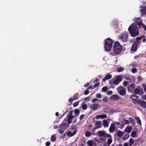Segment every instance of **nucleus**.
I'll return each instance as SVG.
<instances>
[{
	"instance_id": "55",
	"label": "nucleus",
	"mask_w": 146,
	"mask_h": 146,
	"mask_svg": "<svg viewBox=\"0 0 146 146\" xmlns=\"http://www.w3.org/2000/svg\"><path fill=\"white\" fill-rule=\"evenodd\" d=\"M97 99L96 98H95L93 99L91 101L92 102L94 103V102H95L96 101H97Z\"/></svg>"
},
{
	"instance_id": "33",
	"label": "nucleus",
	"mask_w": 146,
	"mask_h": 146,
	"mask_svg": "<svg viewBox=\"0 0 146 146\" xmlns=\"http://www.w3.org/2000/svg\"><path fill=\"white\" fill-rule=\"evenodd\" d=\"M124 69V67H120L118 68H117V71L118 72H121L123 71Z\"/></svg>"
},
{
	"instance_id": "16",
	"label": "nucleus",
	"mask_w": 146,
	"mask_h": 146,
	"mask_svg": "<svg viewBox=\"0 0 146 146\" xmlns=\"http://www.w3.org/2000/svg\"><path fill=\"white\" fill-rule=\"evenodd\" d=\"M132 129V127L130 125L127 126L124 130V131L127 133H130Z\"/></svg>"
},
{
	"instance_id": "24",
	"label": "nucleus",
	"mask_w": 146,
	"mask_h": 146,
	"mask_svg": "<svg viewBox=\"0 0 146 146\" xmlns=\"http://www.w3.org/2000/svg\"><path fill=\"white\" fill-rule=\"evenodd\" d=\"M135 119L136 120L137 122V123L139 125H141V121L139 118L138 117H135Z\"/></svg>"
},
{
	"instance_id": "41",
	"label": "nucleus",
	"mask_w": 146,
	"mask_h": 146,
	"mask_svg": "<svg viewBox=\"0 0 146 146\" xmlns=\"http://www.w3.org/2000/svg\"><path fill=\"white\" fill-rule=\"evenodd\" d=\"M78 98L77 95H75L74 96V97L73 99H69V101H70V100H74Z\"/></svg>"
},
{
	"instance_id": "48",
	"label": "nucleus",
	"mask_w": 146,
	"mask_h": 146,
	"mask_svg": "<svg viewBox=\"0 0 146 146\" xmlns=\"http://www.w3.org/2000/svg\"><path fill=\"white\" fill-rule=\"evenodd\" d=\"M108 100V98L106 97H104L102 99L103 101L104 102H106Z\"/></svg>"
},
{
	"instance_id": "47",
	"label": "nucleus",
	"mask_w": 146,
	"mask_h": 146,
	"mask_svg": "<svg viewBox=\"0 0 146 146\" xmlns=\"http://www.w3.org/2000/svg\"><path fill=\"white\" fill-rule=\"evenodd\" d=\"M96 97L98 98H100L102 97V95L100 93H98L96 94Z\"/></svg>"
},
{
	"instance_id": "21",
	"label": "nucleus",
	"mask_w": 146,
	"mask_h": 146,
	"mask_svg": "<svg viewBox=\"0 0 146 146\" xmlns=\"http://www.w3.org/2000/svg\"><path fill=\"white\" fill-rule=\"evenodd\" d=\"M104 126L105 127H108L109 126L108 122L106 119L104 120L103 121Z\"/></svg>"
},
{
	"instance_id": "31",
	"label": "nucleus",
	"mask_w": 146,
	"mask_h": 146,
	"mask_svg": "<svg viewBox=\"0 0 146 146\" xmlns=\"http://www.w3.org/2000/svg\"><path fill=\"white\" fill-rule=\"evenodd\" d=\"M131 98L133 100H135L137 99V95L135 94H133L131 96Z\"/></svg>"
},
{
	"instance_id": "40",
	"label": "nucleus",
	"mask_w": 146,
	"mask_h": 146,
	"mask_svg": "<svg viewBox=\"0 0 146 146\" xmlns=\"http://www.w3.org/2000/svg\"><path fill=\"white\" fill-rule=\"evenodd\" d=\"M129 83L128 82L125 81L123 83V85L124 86H127L128 84Z\"/></svg>"
},
{
	"instance_id": "37",
	"label": "nucleus",
	"mask_w": 146,
	"mask_h": 146,
	"mask_svg": "<svg viewBox=\"0 0 146 146\" xmlns=\"http://www.w3.org/2000/svg\"><path fill=\"white\" fill-rule=\"evenodd\" d=\"M123 122L125 124L129 125V121L128 120L125 119H123Z\"/></svg>"
},
{
	"instance_id": "60",
	"label": "nucleus",
	"mask_w": 146,
	"mask_h": 146,
	"mask_svg": "<svg viewBox=\"0 0 146 146\" xmlns=\"http://www.w3.org/2000/svg\"><path fill=\"white\" fill-rule=\"evenodd\" d=\"M124 146H129V145L128 144V142L125 143L124 144Z\"/></svg>"
},
{
	"instance_id": "6",
	"label": "nucleus",
	"mask_w": 146,
	"mask_h": 146,
	"mask_svg": "<svg viewBox=\"0 0 146 146\" xmlns=\"http://www.w3.org/2000/svg\"><path fill=\"white\" fill-rule=\"evenodd\" d=\"M117 92L121 96H123L126 93V90L125 88L122 86L118 87L117 89Z\"/></svg>"
},
{
	"instance_id": "20",
	"label": "nucleus",
	"mask_w": 146,
	"mask_h": 146,
	"mask_svg": "<svg viewBox=\"0 0 146 146\" xmlns=\"http://www.w3.org/2000/svg\"><path fill=\"white\" fill-rule=\"evenodd\" d=\"M135 22L137 23L138 25H139L141 23V20L140 18H137L135 19Z\"/></svg>"
},
{
	"instance_id": "52",
	"label": "nucleus",
	"mask_w": 146,
	"mask_h": 146,
	"mask_svg": "<svg viewBox=\"0 0 146 146\" xmlns=\"http://www.w3.org/2000/svg\"><path fill=\"white\" fill-rule=\"evenodd\" d=\"M143 86L144 88V91L146 92V85L144 84H143Z\"/></svg>"
},
{
	"instance_id": "2",
	"label": "nucleus",
	"mask_w": 146,
	"mask_h": 146,
	"mask_svg": "<svg viewBox=\"0 0 146 146\" xmlns=\"http://www.w3.org/2000/svg\"><path fill=\"white\" fill-rule=\"evenodd\" d=\"M113 42V41L110 38H108L106 40L104 46L106 51H109L111 50L112 48Z\"/></svg>"
},
{
	"instance_id": "35",
	"label": "nucleus",
	"mask_w": 146,
	"mask_h": 146,
	"mask_svg": "<svg viewBox=\"0 0 146 146\" xmlns=\"http://www.w3.org/2000/svg\"><path fill=\"white\" fill-rule=\"evenodd\" d=\"M139 91H140L139 89L138 88H136L134 90V92L135 93V94H138L139 93Z\"/></svg>"
},
{
	"instance_id": "25",
	"label": "nucleus",
	"mask_w": 146,
	"mask_h": 146,
	"mask_svg": "<svg viewBox=\"0 0 146 146\" xmlns=\"http://www.w3.org/2000/svg\"><path fill=\"white\" fill-rule=\"evenodd\" d=\"M123 135V132L120 131H118L117 133V135L118 137H121Z\"/></svg>"
},
{
	"instance_id": "38",
	"label": "nucleus",
	"mask_w": 146,
	"mask_h": 146,
	"mask_svg": "<svg viewBox=\"0 0 146 146\" xmlns=\"http://www.w3.org/2000/svg\"><path fill=\"white\" fill-rule=\"evenodd\" d=\"M139 26H140V27H143L144 30L146 31V26L145 25L141 23L140 25H139Z\"/></svg>"
},
{
	"instance_id": "14",
	"label": "nucleus",
	"mask_w": 146,
	"mask_h": 146,
	"mask_svg": "<svg viewBox=\"0 0 146 146\" xmlns=\"http://www.w3.org/2000/svg\"><path fill=\"white\" fill-rule=\"evenodd\" d=\"M99 105L97 104H94L91 105L90 108L91 109L94 110L99 107Z\"/></svg>"
},
{
	"instance_id": "57",
	"label": "nucleus",
	"mask_w": 146,
	"mask_h": 146,
	"mask_svg": "<svg viewBox=\"0 0 146 146\" xmlns=\"http://www.w3.org/2000/svg\"><path fill=\"white\" fill-rule=\"evenodd\" d=\"M100 84L99 83H98L95 84H94V87H97L100 85Z\"/></svg>"
},
{
	"instance_id": "30",
	"label": "nucleus",
	"mask_w": 146,
	"mask_h": 146,
	"mask_svg": "<svg viewBox=\"0 0 146 146\" xmlns=\"http://www.w3.org/2000/svg\"><path fill=\"white\" fill-rule=\"evenodd\" d=\"M56 139V137L55 135H52L51 137V140L52 141H55Z\"/></svg>"
},
{
	"instance_id": "13",
	"label": "nucleus",
	"mask_w": 146,
	"mask_h": 146,
	"mask_svg": "<svg viewBox=\"0 0 146 146\" xmlns=\"http://www.w3.org/2000/svg\"><path fill=\"white\" fill-rule=\"evenodd\" d=\"M95 129L100 128L102 126V122L101 121H96L95 123Z\"/></svg>"
},
{
	"instance_id": "36",
	"label": "nucleus",
	"mask_w": 146,
	"mask_h": 146,
	"mask_svg": "<svg viewBox=\"0 0 146 146\" xmlns=\"http://www.w3.org/2000/svg\"><path fill=\"white\" fill-rule=\"evenodd\" d=\"M108 90V88L107 87L105 86L102 88V91L103 92H106Z\"/></svg>"
},
{
	"instance_id": "32",
	"label": "nucleus",
	"mask_w": 146,
	"mask_h": 146,
	"mask_svg": "<svg viewBox=\"0 0 146 146\" xmlns=\"http://www.w3.org/2000/svg\"><path fill=\"white\" fill-rule=\"evenodd\" d=\"M125 79L127 80L129 83H131L132 82V79L129 77L126 76L125 77Z\"/></svg>"
},
{
	"instance_id": "4",
	"label": "nucleus",
	"mask_w": 146,
	"mask_h": 146,
	"mask_svg": "<svg viewBox=\"0 0 146 146\" xmlns=\"http://www.w3.org/2000/svg\"><path fill=\"white\" fill-rule=\"evenodd\" d=\"M114 51L116 54H118L121 51L122 49V46L117 41L116 42L113 46Z\"/></svg>"
},
{
	"instance_id": "18",
	"label": "nucleus",
	"mask_w": 146,
	"mask_h": 146,
	"mask_svg": "<svg viewBox=\"0 0 146 146\" xmlns=\"http://www.w3.org/2000/svg\"><path fill=\"white\" fill-rule=\"evenodd\" d=\"M141 12L143 15L146 14V7L144 6L142 7Z\"/></svg>"
},
{
	"instance_id": "8",
	"label": "nucleus",
	"mask_w": 146,
	"mask_h": 146,
	"mask_svg": "<svg viewBox=\"0 0 146 146\" xmlns=\"http://www.w3.org/2000/svg\"><path fill=\"white\" fill-rule=\"evenodd\" d=\"M66 119H65L63 121L59 126V127L63 129H66L67 127L69 126V125L66 122Z\"/></svg>"
},
{
	"instance_id": "63",
	"label": "nucleus",
	"mask_w": 146,
	"mask_h": 146,
	"mask_svg": "<svg viewBox=\"0 0 146 146\" xmlns=\"http://www.w3.org/2000/svg\"><path fill=\"white\" fill-rule=\"evenodd\" d=\"M92 86H89L87 89H88V90H90V89H91L92 88Z\"/></svg>"
},
{
	"instance_id": "56",
	"label": "nucleus",
	"mask_w": 146,
	"mask_h": 146,
	"mask_svg": "<svg viewBox=\"0 0 146 146\" xmlns=\"http://www.w3.org/2000/svg\"><path fill=\"white\" fill-rule=\"evenodd\" d=\"M112 93V92L111 91H110L107 92V94L108 95L111 94Z\"/></svg>"
},
{
	"instance_id": "46",
	"label": "nucleus",
	"mask_w": 146,
	"mask_h": 146,
	"mask_svg": "<svg viewBox=\"0 0 146 146\" xmlns=\"http://www.w3.org/2000/svg\"><path fill=\"white\" fill-rule=\"evenodd\" d=\"M75 114L76 115L78 114L79 113V111L78 109H76L74 111Z\"/></svg>"
},
{
	"instance_id": "61",
	"label": "nucleus",
	"mask_w": 146,
	"mask_h": 146,
	"mask_svg": "<svg viewBox=\"0 0 146 146\" xmlns=\"http://www.w3.org/2000/svg\"><path fill=\"white\" fill-rule=\"evenodd\" d=\"M89 83H88L87 84H85L84 85V86L85 87H87L88 86V85H89Z\"/></svg>"
},
{
	"instance_id": "58",
	"label": "nucleus",
	"mask_w": 146,
	"mask_h": 146,
	"mask_svg": "<svg viewBox=\"0 0 146 146\" xmlns=\"http://www.w3.org/2000/svg\"><path fill=\"white\" fill-rule=\"evenodd\" d=\"M77 131V130H75L72 133V132L73 136L74 135L76 134Z\"/></svg>"
},
{
	"instance_id": "39",
	"label": "nucleus",
	"mask_w": 146,
	"mask_h": 146,
	"mask_svg": "<svg viewBox=\"0 0 146 146\" xmlns=\"http://www.w3.org/2000/svg\"><path fill=\"white\" fill-rule=\"evenodd\" d=\"M82 108L84 110H86L87 108V105L86 104H83L82 106Z\"/></svg>"
},
{
	"instance_id": "43",
	"label": "nucleus",
	"mask_w": 146,
	"mask_h": 146,
	"mask_svg": "<svg viewBox=\"0 0 146 146\" xmlns=\"http://www.w3.org/2000/svg\"><path fill=\"white\" fill-rule=\"evenodd\" d=\"M140 43V42L138 41H136L134 42L133 44L136 46H137Z\"/></svg>"
},
{
	"instance_id": "3",
	"label": "nucleus",
	"mask_w": 146,
	"mask_h": 146,
	"mask_svg": "<svg viewBox=\"0 0 146 146\" xmlns=\"http://www.w3.org/2000/svg\"><path fill=\"white\" fill-rule=\"evenodd\" d=\"M122 80V77L120 76H116L109 81V83L111 85H117Z\"/></svg>"
},
{
	"instance_id": "5",
	"label": "nucleus",
	"mask_w": 146,
	"mask_h": 146,
	"mask_svg": "<svg viewBox=\"0 0 146 146\" xmlns=\"http://www.w3.org/2000/svg\"><path fill=\"white\" fill-rule=\"evenodd\" d=\"M128 33L127 32H124L121 34L119 36V39L122 41L126 42L127 40Z\"/></svg>"
},
{
	"instance_id": "17",
	"label": "nucleus",
	"mask_w": 146,
	"mask_h": 146,
	"mask_svg": "<svg viewBox=\"0 0 146 146\" xmlns=\"http://www.w3.org/2000/svg\"><path fill=\"white\" fill-rule=\"evenodd\" d=\"M111 78V74H108L106 75L102 79L103 82L105 81L106 80L109 79Z\"/></svg>"
},
{
	"instance_id": "23",
	"label": "nucleus",
	"mask_w": 146,
	"mask_h": 146,
	"mask_svg": "<svg viewBox=\"0 0 146 146\" xmlns=\"http://www.w3.org/2000/svg\"><path fill=\"white\" fill-rule=\"evenodd\" d=\"M129 120L130 123H131L133 125H135V122L134 119L131 117L129 118Z\"/></svg>"
},
{
	"instance_id": "64",
	"label": "nucleus",
	"mask_w": 146,
	"mask_h": 146,
	"mask_svg": "<svg viewBox=\"0 0 146 146\" xmlns=\"http://www.w3.org/2000/svg\"><path fill=\"white\" fill-rule=\"evenodd\" d=\"M58 127V126L56 125H55L54 126V128L55 129H56Z\"/></svg>"
},
{
	"instance_id": "11",
	"label": "nucleus",
	"mask_w": 146,
	"mask_h": 146,
	"mask_svg": "<svg viewBox=\"0 0 146 146\" xmlns=\"http://www.w3.org/2000/svg\"><path fill=\"white\" fill-rule=\"evenodd\" d=\"M116 128L115 124L113 123H111L109 129V131L110 132L113 133L115 130Z\"/></svg>"
},
{
	"instance_id": "34",
	"label": "nucleus",
	"mask_w": 146,
	"mask_h": 146,
	"mask_svg": "<svg viewBox=\"0 0 146 146\" xmlns=\"http://www.w3.org/2000/svg\"><path fill=\"white\" fill-rule=\"evenodd\" d=\"M91 135V133L89 131H87L85 133V136L86 137H89Z\"/></svg>"
},
{
	"instance_id": "1",
	"label": "nucleus",
	"mask_w": 146,
	"mask_h": 146,
	"mask_svg": "<svg viewBox=\"0 0 146 146\" xmlns=\"http://www.w3.org/2000/svg\"><path fill=\"white\" fill-rule=\"evenodd\" d=\"M128 30L131 36L135 37L139 35L137 27L134 23L132 24L129 27Z\"/></svg>"
},
{
	"instance_id": "12",
	"label": "nucleus",
	"mask_w": 146,
	"mask_h": 146,
	"mask_svg": "<svg viewBox=\"0 0 146 146\" xmlns=\"http://www.w3.org/2000/svg\"><path fill=\"white\" fill-rule=\"evenodd\" d=\"M87 144L89 146H96V143L92 140H88L87 142Z\"/></svg>"
},
{
	"instance_id": "27",
	"label": "nucleus",
	"mask_w": 146,
	"mask_h": 146,
	"mask_svg": "<svg viewBox=\"0 0 146 146\" xmlns=\"http://www.w3.org/2000/svg\"><path fill=\"white\" fill-rule=\"evenodd\" d=\"M134 142L133 140L132 139H130L129 141V143H128V144L130 146H131L133 143H134Z\"/></svg>"
},
{
	"instance_id": "19",
	"label": "nucleus",
	"mask_w": 146,
	"mask_h": 146,
	"mask_svg": "<svg viewBox=\"0 0 146 146\" xmlns=\"http://www.w3.org/2000/svg\"><path fill=\"white\" fill-rule=\"evenodd\" d=\"M140 104L141 107L146 108V102L144 101H141L140 102Z\"/></svg>"
},
{
	"instance_id": "49",
	"label": "nucleus",
	"mask_w": 146,
	"mask_h": 146,
	"mask_svg": "<svg viewBox=\"0 0 146 146\" xmlns=\"http://www.w3.org/2000/svg\"><path fill=\"white\" fill-rule=\"evenodd\" d=\"M89 93V91L87 89L84 92V94L85 95H87Z\"/></svg>"
},
{
	"instance_id": "22",
	"label": "nucleus",
	"mask_w": 146,
	"mask_h": 146,
	"mask_svg": "<svg viewBox=\"0 0 146 146\" xmlns=\"http://www.w3.org/2000/svg\"><path fill=\"white\" fill-rule=\"evenodd\" d=\"M111 99L114 100H117L119 99V97L117 95H113L111 97Z\"/></svg>"
},
{
	"instance_id": "62",
	"label": "nucleus",
	"mask_w": 146,
	"mask_h": 146,
	"mask_svg": "<svg viewBox=\"0 0 146 146\" xmlns=\"http://www.w3.org/2000/svg\"><path fill=\"white\" fill-rule=\"evenodd\" d=\"M143 42H144L145 41V40H146V38H145V37H144L143 36Z\"/></svg>"
},
{
	"instance_id": "15",
	"label": "nucleus",
	"mask_w": 146,
	"mask_h": 146,
	"mask_svg": "<svg viewBox=\"0 0 146 146\" xmlns=\"http://www.w3.org/2000/svg\"><path fill=\"white\" fill-rule=\"evenodd\" d=\"M107 115L106 114L99 115H96V118L97 119L100 118L103 119L107 118Z\"/></svg>"
},
{
	"instance_id": "50",
	"label": "nucleus",
	"mask_w": 146,
	"mask_h": 146,
	"mask_svg": "<svg viewBox=\"0 0 146 146\" xmlns=\"http://www.w3.org/2000/svg\"><path fill=\"white\" fill-rule=\"evenodd\" d=\"M84 115H82L80 117V119L81 121L82 120L84 117Z\"/></svg>"
},
{
	"instance_id": "28",
	"label": "nucleus",
	"mask_w": 146,
	"mask_h": 146,
	"mask_svg": "<svg viewBox=\"0 0 146 146\" xmlns=\"http://www.w3.org/2000/svg\"><path fill=\"white\" fill-rule=\"evenodd\" d=\"M137 46L133 44L131 48V50L133 51H135L137 50Z\"/></svg>"
},
{
	"instance_id": "44",
	"label": "nucleus",
	"mask_w": 146,
	"mask_h": 146,
	"mask_svg": "<svg viewBox=\"0 0 146 146\" xmlns=\"http://www.w3.org/2000/svg\"><path fill=\"white\" fill-rule=\"evenodd\" d=\"M143 36H141L140 37H137L136 38V40L137 41H139L141 39H142Z\"/></svg>"
},
{
	"instance_id": "53",
	"label": "nucleus",
	"mask_w": 146,
	"mask_h": 146,
	"mask_svg": "<svg viewBox=\"0 0 146 146\" xmlns=\"http://www.w3.org/2000/svg\"><path fill=\"white\" fill-rule=\"evenodd\" d=\"M78 105V102H76L73 104V106L74 107H76Z\"/></svg>"
},
{
	"instance_id": "54",
	"label": "nucleus",
	"mask_w": 146,
	"mask_h": 146,
	"mask_svg": "<svg viewBox=\"0 0 146 146\" xmlns=\"http://www.w3.org/2000/svg\"><path fill=\"white\" fill-rule=\"evenodd\" d=\"M62 129H60L59 130V132L61 134H62L64 133V131Z\"/></svg>"
},
{
	"instance_id": "7",
	"label": "nucleus",
	"mask_w": 146,
	"mask_h": 146,
	"mask_svg": "<svg viewBox=\"0 0 146 146\" xmlns=\"http://www.w3.org/2000/svg\"><path fill=\"white\" fill-rule=\"evenodd\" d=\"M73 112V111L72 110L70 111L67 115V121L69 124H70L72 123V119L74 117L72 115V113Z\"/></svg>"
},
{
	"instance_id": "59",
	"label": "nucleus",
	"mask_w": 146,
	"mask_h": 146,
	"mask_svg": "<svg viewBox=\"0 0 146 146\" xmlns=\"http://www.w3.org/2000/svg\"><path fill=\"white\" fill-rule=\"evenodd\" d=\"M50 144V143L49 142H47L46 143V145L47 146H49Z\"/></svg>"
},
{
	"instance_id": "45",
	"label": "nucleus",
	"mask_w": 146,
	"mask_h": 146,
	"mask_svg": "<svg viewBox=\"0 0 146 146\" xmlns=\"http://www.w3.org/2000/svg\"><path fill=\"white\" fill-rule=\"evenodd\" d=\"M137 69L136 68H133L131 69V71L133 73H136L137 72Z\"/></svg>"
},
{
	"instance_id": "29",
	"label": "nucleus",
	"mask_w": 146,
	"mask_h": 146,
	"mask_svg": "<svg viewBox=\"0 0 146 146\" xmlns=\"http://www.w3.org/2000/svg\"><path fill=\"white\" fill-rule=\"evenodd\" d=\"M110 137V138L108 139L107 140V144L109 146L111 144L112 141V140L111 138V137Z\"/></svg>"
},
{
	"instance_id": "42",
	"label": "nucleus",
	"mask_w": 146,
	"mask_h": 146,
	"mask_svg": "<svg viewBox=\"0 0 146 146\" xmlns=\"http://www.w3.org/2000/svg\"><path fill=\"white\" fill-rule=\"evenodd\" d=\"M67 135L70 137L72 136V132L71 131H69L67 133Z\"/></svg>"
},
{
	"instance_id": "26",
	"label": "nucleus",
	"mask_w": 146,
	"mask_h": 146,
	"mask_svg": "<svg viewBox=\"0 0 146 146\" xmlns=\"http://www.w3.org/2000/svg\"><path fill=\"white\" fill-rule=\"evenodd\" d=\"M137 135V132L135 131H133L131 133V136L133 137H135Z\"/></svg>"
},
{
	"instance_id": "9",
	"label": "nucleus",
	"mask_w": 146,
	"mask_h": 146,
	"mask_svg": "<svg viewBox=\"0 0 146 146\" xmlns=\"http://www.w3.org/2000/svg\"><path fill=\"white\" fill-rule=\"evenodd\" d=\"M97 134L100 137H105L106 136L108 137H111V135L108 134H107L106 132L104 131H99L97 132Z\"/></svg>"
},
{
	"instance_id": "10",
	"label": "nucleus",
	"mask_w": 146,
	"mask_h": 146,
	"mask_svg": "<svg viewBox=\"0 0 146 146\" xmlns=\"http://www.w3.org/2000/svg\"><path fill=\"white\" fill-rule=\"evenodd\" d=\"M135 85L133 84H131L127 86V90L129 92L132 93L133 92Z\"/></svg>"
},
{
	"instance_id": "51",
	"label": "nucleus",
	"mask_w": 146,
	"mask_h": 146,
	"mask_svg": "<svg viewBox=\"0 0 146 146\" xmlns=\"http://www.w3.org/2000/svg\"><path fill=\"white\" fill-rule=\"evenodd\" d=\"M130 65L133 67H135L137 66V64L135 63H133L130 64Z\"/></svg>"
}]
</instances>
